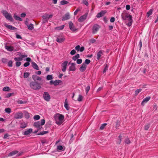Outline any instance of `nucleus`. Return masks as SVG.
<instances>
[{
  "label": "nucleus",
  "mask_w": 158,
  "mask_h": 158,
  "mask_svg": "<svg viewBox=\"0 0 158 158\" xmlns=\"http://www.w3.org/2000/svg\"><path fill=\"white\" fill-rule=\"evenodd\" d=\"M68 61H65L61 64L62 69L61 70L63 72H65L66 71V69Z\"/></svg>",
  "instance_id": "obj_11"
},
{
  "label": "nucleus",
  "mask_w": 158,
  "mask_h": 158,
  "mask_svg": "<svg viewBox=\"0 0 158 158\" xmlns=\"http://www.w3.org/2000/svg\"><path fill=\"white\" fill-rule=\"evenodd\" d=\"M32 78L34 81H40L42 80V78L37 76L35 75H33L32 76Z\"/></svg>",
  "instance_id": "obj_18"
},
{
  "label": "nucleus",
  "mask_w": 158,
  "mask_h": 158,
  "mask_svg": "<svg viewBox=\"0 0 158 158\" xmlns=\"http://www.w3.org/2000/svg\"><path fill=\"white\" fill-rule=\"evenodd\" d=\"M13 62L11 60H10L8 63V65L10 67L12 66Z\"/></svg>",
  "instance_id": "obj_49"
},
{
  "label": "nucleus",
  "mask_w": 158,
  "mask_h": 158,
  "mask_svg": "<svg viewBox=\"0 0 158 158\" xmlns=\"http://www.w3.org/2000/svg\"><path fill=\"white\" fill-rule=\"evenodd\" d=\"M90 62V60H89V59H86L85 60V62L84 63L85 64H86H86H89Z\"/></svg>",
  "instance_id": "obj_52"
},
{
  "label": "nucleus",
  "mask_w": 158,
  "mask_h": 158,
  "mask_svg": "<svg viewBox=\"0 0 158 158\" xmlns=\"http://www.w3.org/2000/svg\"><path fill=\"white\" fill-rule=\"evenodd\" d=\"M29 73L27 72H25L24 74L23 77L26 78H27L29 76Z\"/></svg>",
  "instance_id": "obj_41"
},
{
  "label": "nucleus",
  "mask_w": 158,
  "mask_h": 158,
  "mask_svg": "<svg viewBox=\"0 0 158 158\" xmlns=\"http://www.w3.org/2000/svg\"><path fill=\"white\" fill-rule=\"evenodd\" d=\"M86 69V65L84 63H83L81 67L79 68V70L81 72H83Z\"/></svg>",
  "instance_id": "obj_16"
},
{
  "label": "nucleus",
  "mask_w": 158,
  "mask_h": 158,
  "mask_svg": "<svg viewBox=\"0 0 158 158\" xmlns=\"http://www.w3.org/2000/svg\"><path fill=\"white\" fill-rule=\"evenodd\" d=\"M64 107L67 110H69V106L68 102L67 99H66L64 102Z\"/></svg>",
  "instance_id": "obj_24"
},
{
  "label": "nucleus",
  "mask_w": 158,
  "mask_h": 158,
  "mask_svg": "<svg viewBox=\"0 0 158 158\" xmlns=\"http://www.w3.org/2000/svg\"><path fill=\"white\" fill-rule=\"evenodd\" d=\"M151 97H147L144 98L141 104L142 105L144 106V104L147 103L150 99Z\"/></svg>",
  "instance_id": "obj_20"
},
{
  "label": "nucleus",
  "mask_w": 158,
  "mask_h": 158,
  "mask_svg": "<svg viewBox=\"0 0 158 158\" xmlns=\"http://www.w3.org/2000/svg\"><path fill=\"white\" fill-rule=\"evenodd\" d=\"M32 67L35 69L39 70V68L37 64L34 62H32L31 63Z\"/></svg>",
  "instance_id": "obj_26"
},
{
  "label": "nucleus",
  "mask_w": 158,
  "mask_h": 158,
  "mask_svg": "<svg viewBox=\"0 0 158 158\" xmlns=\"http://www.w3.org/2000/svg\"><path fill=\"white\" fill-rule=\"evenodd\" d=\"M104 66V68L103 70V72L105 73L108 70V65L107 64H105Z\"/></svg>",
  "instance_id": "obj_29"
},
{
  "label": "nucleus",
  "mask_w": 158,
  "mask_h": 158,
  "mask_svg": "<svg viewBox=\"0 0 158 158\" xmlns=\"http://www.w3.org/2000/svg\"><path fill=\"white\" fill-rule=\"evenodd\" d=\"M115 21V18L114 17H111L110 20V21L111 23L114 22Z\"/></svg>",
  "instance_id": "obj_62"
},
{
  "label": "nucleus",
  "mask_w": 158,
  "mask_h": 158,
  "mask_svg": "<svg viewBox=\"0 0 158 158\" xmlns=\"http://www.w3.org/2000/svg\"><path fill=\"white\" fill-rule=\"evenodd\" d=\"M40 124L41 126L43 125L45 123V120L44 119H42L41 120V122H40Z\"/></svg>",
  "instance_id": "obj_54"
},
{
  "label": "nucleus",
  "mask_w": 158,
  "mask_h": 158,
  "mask_svg": "<svg viewBox=\"0 0 158 158\" xmlns=\"http://www.w3.org/2000/svg\"><path fill=\"white\" fill-rule=\"evenodd\" d=\"M14 18L16 20L22 21V19L20 18L19 16L16 15V14H15L14 15Z\"/></svg>",
  "instance_id": "obj_28"
},
{
  "label": "nucleus",
  "mask_w": 158,
  "mask_h": 158,
  "mask_svg": "<svg viewBox=\"0 0 158 158\" xmlns=\"http://www.w3.org/2000/svg\"><path fill=\"white\" fill-rule=\"evenodd\" d=\"M40 117L39 115H36L34 116L33 118L35 120H38L40 119Z\"/></svg>",
  "instance_id": "obj_42"
},
{
  "label": "nucleus",
  "mask_w": 158,
  "mask_h": 158,
  "mask_svg": "<svg viewBox=\"0 0 158 158\" xmlns=\"http://www.w3.org/2000/svg\"><path fill=\"white\" fill-rule=\"evenodd\" d=\"M76 53V51L74 49H73L70 52V54L71 55H74Z\"/></svg>",
  "instance_id": "obj_53"
},
{
  "label": "nucleus",
  "mask_w": 158,
  "mask_h": 158,
  "mask_svg": "<svg viewBox=\"0 0 158 158\" xmlns=\"http://www.w3.org/2000/svg\"><path fill=\"white\" fill-rule=\"evenodd\" d=\"M52 16L53 15H49L47 14H45L42 15V17L43 19V23H44L47 22L49 19L52 18Z\"/></svg>",
  "instance_id": "obj_6"
},
{
  "label": "nucleus",
  "mask_w": 158,
  "mask_h": 158,
  "mask_svg": "<svg viewBox=\"0 0 158 158\" xmlns=\"http://www.w3.org/2000/svg\"><path fill=\"white\" fill-rule=\"evenodd\" d=\"M82 98L83 97L82 96L81 94H79V95L78 98L77 99V100L79 102H81L82 101Z\"/></svg>",
  "instance_id": "obj_44"
},
{
  "label": "nucleus",
  "mask_w": 158,
  "mask_h": 158,
  "mask_svg": "<svg viewBox=\"0 0 158 158\" xmlns=\"http://www.w3.org/2000/svg\"><path fill=\"white\" fill-rule=\"evenodd\" d=\"M100 28V27L99 25L97 24H94L93 26L91 29L92 34H96Z\"/></svg>",
  "instance_id": "obj_5"
},
{
  "label": "nucleus",
  "mask_w": 158,
  "mask_h": 158,
  "mask_svg": "<svg viewBox=\"0 0 158 158\" xmlns=\"http://www.w3.org/2000/svg\"><path fill=\"white\" fill-rule=\"evenodd\" d=\"M122 139V136L121 135H120L118 136V140L117 141V144H119L121 143V142Z\"/></svg>",
  "instance_id": "obj_33"
},
{
  "label": "nucleus",
  "mask_w": 158,
  "mask_h": 158,
  "mask_svg": "<svg viewBox=\"0 0 158 158\" xmlns=\"http://www.w3.org/2000/svg\"><path fill=\"white\" fill-rule=\"evenodd\" d=\"M54 117L56 120V123L57 124L60 125L63 123L64 116L63 114L57 113L55 115Z\"/></svg>",
  "instance_id": "obj_1"
},
{
  "label": "nucleus",
  "mask_w": 158,
  "mask_h": 158,
  "mask_svg": "<svg viewBox=\"0 0 158 158\" xmlns=\"http://www.w3.org/2000/svg\"><path fill=\"white\" fill-rule=\"evenodd\" d=\"M23 114L22 112L16 113L15 115L14 118L16 119H20L23 118Z\"/></svg>",
  "instance_id": "obj_10"
},
{
  "label": "nucleus",
  "mask_w": 158,
  "mask_h": 158,
  "mask_svg": "<svg viewBox=\"0 0 158 158\" xmlns=\"http://www.w3.org/2000/svg\"><path fill=\"white\" fill-rule=\"evenodd\" d=\"M25 117L27 118H29V117H30V116H29V114L27 112L25 114Z\"/></svg>",
  "instance_id": "obj_57"
},
{
  "label": "nucleus",
  "mask_w": 158,
  "mask_h": 158,
  "mask_svg": "<svg viewBox=\"0 0 158 158\" xmlns=\"http://www.w3.org/2000/svg\"><path fill=\"white\" fill-rule=\"evenodd\" d=\"M41 84L38 83L36 81H31L29 84L30 87L32 89L35 90L40 89L41 88Z\"/></svg>",
  "instance_id": "obj_2"
},
{
  "label": "nucleus",
  "mask_w": 158,
  "mask_h": 158,
  "mask_svg": "<svg viewBox=\"0 0 158 158\" xmlns=\"http://www.w3.org/2000/svg\"><path fill=\"white\" fill-rule=\"evenodd\" d=\"M2 90L4 91H8L10 90V88L8 86H6L3 88Z\"/></svg>",
  "instance_id": "obj_43"
},
{
  "label": "nucleus",
  "mask_w": 158,
  "mask_h": 158,
  "mask_svg": "<svg viewBox=\"0 0 158 158\" xmlns=\"http://www.w3.org/2000/svg\"><path fill=\"white\" fill-rule=\"evenodd\" d=\"M69 26L70 29L73 31H75L77 29L74 26L73 23L71 21H70L69 23Z\"/></svg>",
  "instance_id": "obj_13"
},
{
  "label": "nucleus",
  "mask_w": 158,
  "mask_h": 158,
  "mask_svg": "<svg viewBox=\"0 0 158 158\" xmlns=\"http://www.w3.org/2000/svg\"><path fill=\"white\" fill-rule=\"evenodd\" d=\"M2 13L5 18L10 21H13V19L10 14L7 12L6 10H2Z\"/></svg>",
  "instance_id": "obj_4"
},
{
  "label": "nucleus",
  "mask_w": 158,
  "mask_h": 158,
  "mask_svg": "<svg viewBox=\"0 0 158 158\" xmlns=\"http://www.w3.org/2000/svg\"><path fill=\"white\" fill-rule=\"evenodd\" d=\"M5 26L8 28V29L12 30H15L16 29V28L15 27H14L11 25H8L6 24H5Z\"/></svg>",
  "instance_id": "obj_21"
},
{
  "label": "nucleus",
  "mask_w": 158,
  "mask_h": 158,
  "mask_svg": "<svg viewBox=\"0 0 158 158\" xmlns=\"http://www.w3.org/2000/svg\"><path fill=\"white\" fill-rule=\"evenodd\" d=\"M32 131V129L31 128L29 129H26V131H25L23 133V135H27L30 134Z\"/></svg>",
  "instance_id": "obj_19"
},
{
  "label": "nucleus",
  "mask_w": 158,
  "mask_h": 158,
  "mask_svg": "<svg viewBox=\"0 0 158 158\" xmlns=\"http://www.w3.org/2000/svg\"><path fill=\"white\" fill-rule=\"evenodd\" d=\"M19 152L17 150L14 151L10 152L8 154V156H14Z\"/></svg>",
  "instance_id": "obj_27"
},
{
  "label": "nucleus",
  "mask_w": 158,
  "mask_h": 158,
  "mask_svg": "<svg viewBox=\"0 0 158 158\" xmlns=\"http://www.w3.org/2000/svg\"><path fill=\"white\" fill-rule=\"evenodd\" d=\"M106 125V123L102 124L100 127V129L101 130H103Z\"/></svg>",
  "instance_id": "obj_45"
},
{
  "label": "nucleus",
  "mask_w": 158,
  "mask_h": 158,
  "mask_svg": "<svg viewBox=\"0 0 158 158\" xmlns=\"http://www.w3.org/2000/svg\"><path fill=\"white\" fill-rule=\"evenodd\" d=\"M27 126V124L25 123H21L20 125V127L22 128H25Z\"/></svg>",
  "instance_id": "obj_40"
},
{
  "label": "nucleus",
  "mask_w": 158,
  "mask_h": 158,
  "mask_svg": "<svg viewBox=\"0 0 158 158\" xmlns=\"http://www.w3.org/2000/svg\"><path fill=\"white\" fill-rule=\"evenodd\" d=\"M106 13V11L105 10H102L100 12L98 13L96 15L97 18H100L104 15Z\"/></svg>",
  "instance_id": "obj_15"
},
{
  "label": "nucleus",
  "mask_w": 158,
  "mask_h": 158,
  "mask_svg": "<svg viewBox=\"0 0 158 158\" xmlns=\"http://www.w3.org/2000/svg\"><path fill=\"white\" fill-rule=\"evenodd\" d=\"M68 3L69 2L68 1L64 0H62L60 2V4L62 5L66 4Z\"/></svg>",
  "instance_id": "obj_38"
},
{
  "label": "nucleus",
  "mask_w": 158,
  "mask_h": 158,
  "mask_svg": "<svg viewBox=\"0 0 158 158\" xmlns=\"http://www.w3.org/2000/svg\"><path fill=\"white\" fill-rule=\"evenodd\" d=\"M14 60L17 61H22V58H20V57H15L14 58Z\"/></svg>",
  "instance_id": "obj_47"
},
{
  "label": "nucleus",
  "mask_w": 158,
  "mask_h": 158,
  "mask_svg": "<svg viewBox=\"0 0 158 158\" xmlns=\"http://www.w3.org/2000/svg\"><path fill=\"white\" fill-rule=\"evenodd\" d=\"M27 21H26L25 22V24L27 26L28 28L30 30H31L34 28V25L32 24L31 23L30 25H28L27 24Z\"/></svg>",
  "instance_id": "obj_23"
},
{
  "label": "nucleus",
  "mask_w": 158,
  "mask_h": 158,
  "mask_svg": "<svg viewBox=\"0 0 158 158\" xmlns=\"http://www.w3.org/2000/svg\"><path fill=\"white\" fill-rule=\"evenodd\" d=\"M64 25H61L60 26L57 27L55 28V29L57 30H62L64 29Z\"/></svg>",
  "instance_id": "obj_30"
},
{
  "label": "nucleus",
  "mask_w": 158,
  "mask_h": 158,
  "mask_svg": "<svg viewBox=\"0 0 158 158\" xmlns=\"http://www.w3.org/2000/svg\"><path fill=\"white\" fill-rule=\"evenodd\" d=\"M153 10L152 9H150L147 13V15L149 17L152 14Z\"/></svg>",
  "instance_id": "obj_39"
},
{
  "label": "nucleus",
  "mask_w": 158,
  "mask_h": 158,
  "mask_svg": "<svg viewBox=\"0 0 158 158\" xmlns=\"http://www.w3.org/2000/svg\"><path fill=\"white\" fill-rule=\"evenodd\" d=\"M125 142L126 143L129 144L130 143L131 141L128 138H127L125 139Z\"/></svg>",
  "instance_id": "obj_48"
},
{
  "label": "nucleus",
  "mask_w": 158,
  "mask_h": 158,
  "mask_svg": "<svg viewBox=\"0 0 158 158\" xmlns=\"http://www.w3.org/2000/svg\"><path fill=\"white\" fill-rule=\"evenodd\" d=\"M103 50H101L98 52L97 54V59L98 60H99L100 59L101 56L103 54Z\"/></svg>",
  "instance_id": "obj_22"
},
{
  "label": "nucleus",
  "mask_w": 158,
  "mask_h": 158,
  "mask_svg": "<svg viewBox=\"0 0 158 158\" xmlns=\"http://www.w3.org/2000/svg\"><path fill=\"white\" fill-rule=\"evenodd\" d=\"M150 124H148L146 125H145L144 127V129L146 130H147L149 129V127H150Z\"/></svg>",
  "instance_id": "obj_55"
},
{
  "label": "nucleus",
  "mask_w": 158,
  "mask_h": 158,
  "mask_svg": "<svg viewBox=\"0 0 158 158\" xmlns=\"http://www.w3.org/2000/svg\"><path fill=\"white\" fill-rule=\"evenodd\" d=\"M56 41L59 43H61L63 42L65 40L64 37L61 35H58L56 36Z\"/></svg>",
  "instance_id": "obj_7"
},
{
  "label": "nucleus",
  "mask_w": 158,
  "mask_h": 158,
  "mask_svg": "<svg viewBox=\"0 0 158 158\" xmlns=\"http://www.w3.org/2000/svg\"><path fill=\"white\" fill-rule=\"evenodd\" d=\"M121 17L123 20H128L130 22L131 24V22L132 21V17L131 15H129L127 13H123L121 15Z\"/></svg>",
  "instance_id": "obj_3"
},
{
  "label": "nucleus",
  "mask_w": 158,
  "mask_h": 158,
  "mask_svg": "<svg viewBox=\"0 0 158 158\" xmlns=\"http://www.w3.org/2000/svg\"><path fill=\"white\" fill-rule=\"evenodd\" d=\"M43 97L44 100L48 102L50 101L51 98L48 92H44L43 95Z\"/></svg>",
  "instance_id": "obj_8"
},
{
  "label": "nucleus",
  "mask_w": 158,
  "mask_h": 158,
  "mask_svg": "<svg viewBox=\"0 0 158 158\" xmlns=\"http://www.w3.org/2000/svg\"><path fill=\"white\" fill-rule=\"evenodd\" d=\"M63 147L61 145H59L57 146V149L60 150H62L63 149Z\"/></svg>",
  "instance_id": "obj_56"
},
{
  "label": "nucleus",
  "mask_w": 158,
  "mask_h": 158,
  "mask_svg": "<svg viewBox=\"0 0 158 158\" xmlns=\"http://www.w3.org/2000/svg\"><path fill=\"white\" fill-rule=\"evenodd\" d=\"M83 3L85 5L87 6L88 5V2L86 0H83Z\"/></svg>",
  "instance_id": "obj_60"
},
{
  "label": "nucleus",
  "mask_w": 158,
  "mask_h": 158,
  "mask_svg": "<svg viewBox=\"0 0 158 158\" xmlns=\"http://www.w3.org/2000/svg\"><path fill=\"white\" fill-rule=\"evenodd\" d=\"M142 91V89L140 88L136 89L135 91V94L136 96L138 94Z\"/></svg>",
  "instance_id": "obj_35"
},
{
  "label": "nucleus",
  "mask_w": 158,
  "mask_h": 158,
  "mask_svg": "<svg viewBox=\"0 0 158 158\" xmlns=\"http://www.w3.org/2000/svg\"><path fill=\"white\" fill-rule=\"evenodd\" d=\"M85 48L84 47L82 46L80 47V51L81 52H82L84 50Z\"/></svg>",
  "instance_id": "obj_64"
},
{
  "label": "nucleus",
  "mask_w": 158,
  "mask_h": 158,
  "mask_svg": "<svg viewBox=\"0 0 158 158\" xmlns=\"http://www.w3.org/2000/svg\"><path fill=\"white\" fill-rule=\"evenodd\" d=\"M62 82V81L60 80H56L54 81V85L56 86L58 85L60 83Z\"/></svg>",
  "instance_id": "obj_32"
},
{
  "label": "nucleus",
  "mask_w": 158,
  "mask_h": 158,
  "mask_svg": "<svg viewBox=\"0 0 158 158\" xmlns=\"http://www.w3.org/2000/svg\"><path fill=\"white\" fill-rule=\"evenodd\" d=\"M75 64L72 63L71 64V66L69 67V71H75L76 70V67L75 66Z\"/></svg>",
  "instance_id": "obj_17"
},
{
  "label": "nucleus",
  "mask_w": 158,
  "mask_h": 158,
  "mask_svg": "<svg viewBox=\"0 0 158 158\" xmlns=\"http://www.w3.org/2000/svg\"><path fill=\"white\" fill-rule=\"evenodd\" d=\"M80 10V9H79V8H77V10L74 12V15H77V12L79 11Z\"/></svg>",
  "instance_id": "obj_58"
},
{
  "label": "nucleus",
  "mask_w": 158,
  "mask_h": 158,
  "mask_svg": "<svg viewBox=\"0 0 158 158\" xmlns=\"http://www.w3.org/2000/svg\"><path fill=\"white\" fill-rule=\"evenodd\" d=\"M90 89V87L88 85L87 86V87L85 89V92L86 93V94H87L89 91Z\"/></svg>",
  "instance_id": "obj_46"
},
{
  "label": "nucleus",
  "mask_w": 158,
  "mask_h": 158,
  "mask_svg": "<svg viewBox=\"0 0 158 158\" xmlns=\"http://www.w3.org/2000/svg\"><path fill=\"white\" fill-rule=\"evenodd\" d=\"M70 18V16L69 13H67L64 15L62 18V21H65L69 19Z\"/></svg>",
  "instance_id": "obj_14"
},
{
  "label": "nucleus",
  "mask_w": 158,
  "mask_h": 158,
  "mask_svg": "<svg viewBox=\"0 0 158 158\" xmlns=\"http://www.w3.org/2000/svg\"><path fill=\"white\" fill-rule=\"evenodd\" d=\"M126 8L127 10H129L130 8V6L129 5H127L126 6Z\"/></svg>",
  "instance_id": "obj_63"
},
{
  "label": "nucleus",
  "mask_w": 158,
  "mask_h": 158,
  "mask_svg": "<svg viewBox=\"0 0 158 158\" xmlns=\"http://www.w3.org/2000/svg\"><path fill=\"white\" fill-rule=\"evenodd\" d=\"M48 133V131H44L42 132H41L40 133L38 134V135H43L44 134H46Z\"/></svg>",
  "instance_id": "obj_36"
},
{
  "label": "nucleus",
  "mask_w": 158,
  "mask_h": 158,
  "mask_svg": "<svg viewBox=\"0 0 158 158\" xmlns=\"http://www.w3.org/2000/svg\"><path fill=\"white\" fill-rule=\"evenodd\" d=\"M82 62V60L81 59H77V64H80Z\"/></svg>",
  "instance_id": "obj_50"
},
{
  "label": "nucleus",
  "mask_w": 158,
  "mask_h": 158,
  "mask_svg": "<svg viewBox=\"0 0 158 158\" xmlns=\"http://www.w3.org/2000/svg\"><path fill=\"white\" fill-rule=\"evenodd\" d=\"M30 65V63L28 62H27L25 63L24 64L23 66L25 67H26Z\"/></svg>",
  "instance_id": "obj_61"
},
{
  "label": "nucleus",
  "mask_w": 158,
  "mask_h": 158,
  "mask_svg": "<svg viewBox=\"0 0 158 158\" xmlns=\"http://www.w3.org/2000/svg\"><path fill=\"white\" fill-rule=\"evenodd\" d=\"M80 57V55L79 54H77L75 56H73L72 57V59L74 60H77Z\"/></svg>",
  "instance_id": "obj_31"
},
{
  "label": "nucleus",
  "mask_w": 158,
  "mask_h": 158,
  "mask_svg": "<svg viewBox=\"0 0 158 158\" xmlns=\"http://www.w3.org/2000/svg\"><path fill=\"white\" fill-rule=\"evenodd\" d=\"M21 63L20 61H17L16 63V66L17 67H18L21 65Z\"/></svg>",
  "instance_id": "obj_51"
},
{
  "label": "nucleus",
  "mask_w": 158,
  "mask_h": 158,
  "mask_svg": "<svg viewBox=\"0 0 158 158\" xmlns=\"http://www.w3.org/2000/svg\"><path fill=\"white\" fill-rule=\"evenodd\" d=\"M47 79L48 80H52L53 79L52 76L51 75H49L47 76Z\"/></svg>",
  "instance_id": "obj_37"
},
{
  "label": "nucleus",
  "mask_w": 158,
  "mask_h": 158,
  "mask_svg": "<svg viewBox=\"0 0 158 158\" xmlns=\"http://www.w3.org/2000/svg\"><path fill=\"white\" fill-rule=\"evenodd\" d=\"M6 49H7L8 51L10 52H11L14 50V48L12 46H6L5 47Z\"/></svg>",
  "instance_id": "obj_25"
},
{
  "label": "nucleus",
  "mask_w": 158,
  "mask_h": 158,
  "mask_svg": "<svg viewBox=\"0 0 158 158\" xmlns=\"http://www.w3.org/2000/svg\"><path fill=\"white\" fill-rule=\"evenodd\" d=\"M88 14V13H86L83 15L81 16L78 20V21L80 23L83 22L86 19Z\"/></svg>",
  "instance_id": "obj_9"
},
{
  "label": "nucleus",
  "mask_w": 158,
  "mask_h": 158,
  "mask_svg": "<svg viewBox=\"0 0 158 158\" xmlns=\"http://www.w3.org/2000/svg\"><path fill=\"white\" fill-rule=\"evenodd\" d=\"M75 49L77 51H79L80 49V46L79 45L77 46L75 48Z\"/></svg>",
  "instance_id": "obj_59"
},
{
  "label": "nucleus",
  "mask_w": 158,
  "mask_h": 158,
  "mask_svg": "<svg viewBox=\"0 0 158 158\" xmlns=\"http://www.w3.org/2000/svg\"><path fill=\"white\" fill-rule=\"evenodd\" d=\"M5 112L8 114H10L11 112V110L10 108H7L5 109Z\"/></svg>",
  "instance_id": "obj_34"
},
{
  "label": "nucleus",
  "mask_w": 158,
  "mask_h": 158,
  "mask_svg": "<svg viewBox=\"0 0 158 158\" xmlns=\"http://www.w3.org/2000/svg\"><path fill=\"white\" fill-rule=\"evenodd\" d=\"M34 126L38 128V130H40L42 128L39 121L35 122L34 123Z\"/></svg>",
  "instance_id": "obj_12"
}]
</instances>
